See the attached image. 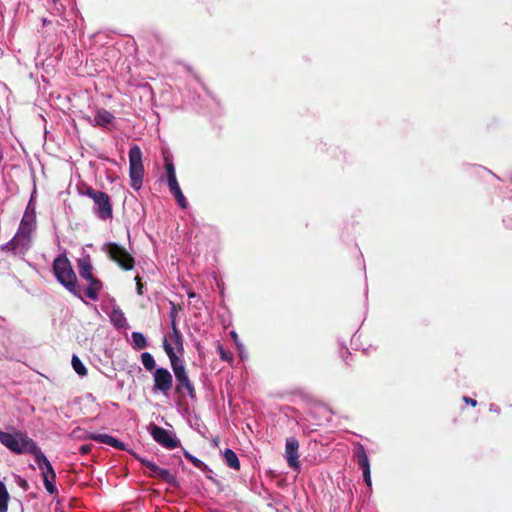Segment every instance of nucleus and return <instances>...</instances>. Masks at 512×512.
I'll return each instance as SVG.
<instances>
[{
    "mask_svg": "<svg viewBox=\"0 0 512 512\" xmlns=\"http://www.w3.org/2000/svg\"><path fill=\"white\" fill-rule=\"evenodd\" d=\"M148 469L150 471L151 477L161 479L162 481L170 485H177V478L173 473H171V471L161 468L157 466L155 463L148 464Z\"/></svg>",
    "mask_w": 512,
    "mask_h": 512,
    "instance_id": "ddd939ff",
    "label": "nucleus"
},
{
    "mask_svg": "<svg viewBox=\"0 0 512 512\" xmlns=\"http://www.w3.org/2000/svg\"><path fill=\"white\" fill-rule=\"evenodd\" d=\"M165 339L171 344L174 350L183 351V337L177 327L171 328L168 338L165 337L164 340Z\"/></svg>",
    "mask_w": 512,
    "mask_h": 512,
    "instance_id": "a211bd4d",
    "label": "nucleus"
},
{
    "mask_svg": "<svg viewBox=\"0 0 512 512\" xmlns=\"http://www.w3.org/2000/svg\"><path fill=\"white\" fill-rule=\"evenodd\" d=\"M35 463L37 464L38 468L41 471V475L43 478V484L46 489V491L49 494H54L57 492V488L54 484L56 479V473L50 463V461L47 459V457L44 455L42 451H39L34 456Z\"/></svg>",
    "mask_w": 512,
    "mask_h": 512,
    "instance_id": "0eeeda50",
    "label": "nucleus"
},
{
    "mask_svg": "<svg viewBox=\"0 0 512 512\" xmlns=\"http://www.w3.org/2000/svg\"><path fill=\"white\" fill-rule=\"evenodd\" d=\"M103 251L123 270L128 271L134 268L135 260L123 246L109 242L104 245Z\"/></svg>",
    "mask_w": 512,
    "mask_h": 512,
    "instance_id": "423d86ee",
    "label": "nucleus"
},
{
    "mask_svg": "<svg viewBox=\"0 0 512 512\" xmlns=\"http://www.w3.org/2000/svg\"><path fill=\"white\" fill-rule=\"evenodd\" d=\"M170 319H171V328L173 327H177V324H176V318H177V310H176V307L174 304H172V309L170 311Z\"/></svg>",
    "mask_w": 512,
    "mask_h": 512,
    "instance_id": "2f4dec72",
    "label": "nucleus"
},
{
    "mask_svg": "<svg viewBox=\"0 0 512 512\" xmlns=\"http://www.w3.org/2000/svg\"><path fill=\"white\" fill-rule=\"evenodd\" d=\"M490 411H495V412L499 413V408L495 404H491Z\"/></svg>",
    "mask_w": 512,
    "mask_h": 512,
    "instance_id": "e433bc0d",
    "label": "nucleus"
},
{
    "mask_svg": "<svg viewBox=\"0 0 512 512\" xmlns=\"http://www.w3.org/2000/svg\"><path fill=\"white\" fill-rule=\"evenodd\" d=\"M223 457L228 467L235 470H238L240 468V461L236 453L232 449H225V451L223 452Z\"/></svg>",
    "mask_w": 512,
    "mask_h": 512,
    "instance_id": "412c9836",
    "label": "nucleus"
},
{
    "mask_svg": "<svg viewBox=\"0 0 512 512\" xmlns=\"http://www.w3.org/2000/svg\"><path fill=\"white\" fill-rule=\"evenodd\" d=\"M9 499L10 496L6 488V485L3 481L0 480V512L8 511Z\"/></svg>",
    "mask_w": 512,
    "mask_h": 512,
    "instance_id": "b1692460",
    "label": "nucleus"
},
{
    "mask_svg": "<svg viewBox=\"0 0 512 512\" xmlns=\"http://www.w3.org/2000/svg\"><path fill=\"white\" fill-rule=\"evenodd\" d=\"M53 272L57 281L70 293L82 298L77 286V277L66 255H60L54 259Z\"/></svg>",
    "mask_w": 512,
    "mask_h": 512,
    "instance_id": "f03ea898",
    "label": "nucleus"
},
{
    "mask_svg": "<svg viewBox=\"0 0 512 512\" xmlns=\"http://www.w3.org/2000/svg\"><path fill=\"white\" fill-rule=\"evenodd\" d=\"M30 244V235L17 230L15 236L7 242L3 248L13 251L15 254H24Z\"/></svg>",
    "mask_w": 512,
    "mask_h": 512,
    "instance_id": "9d476101",
    "label": "nucleus"
},
{
    "mask_svg": "<svg viewBox=\"0 0 512 512\" xmlns=\"http://www.w3.org/2000/svg\"><path fill=\"white\" fill-rule=\"evenodd\" d=\"M86 438L97 441L99 443H103V444L112 446L117 449H121V450L125 449L124 443L120 442L119 440H117L116 438H114L108 434L91 433Z\"/></svg>",
    "mask_w": 512,
    "mask_h": 512,
    "instance_id": "dca6fc26",
    "label": "nucleus"
},
{
    "mask_svg": "<svg viewBox=\"0 0 512 512\" xmlns=\"http://www.w3.org/2000/svg\"><path fill=\"white\" fill-rule=\"evenodd\" d=\"M230 335L236 344V347L240 353V356L242 357V353H243V349H244L243 344L239 341L238 335L235 331H231Z\"/></svg>",
    "mask_w": 512,
    "mask_h": 512,
    "instance_id": "c756f323",
    "label": "nucleus"
},
{
    "mask_svg": "<svg viewBox=\"0 0 512 512\" xmlns=\"http://www.w3.org/2000/svg\"><path fill=\"white\" fill-rule=\"evenodd\" d=\"M129 176L132 188L139 190L143 183L144 166L142 151L138 145L132 146L129 150Z\"/></svg>",
    "mask_w": 512,
    "mask_h": 512,
    "instance_id": "39448f33",
    "label": "nucleus"
},
{
    "mask_svg": "<svg viewBox=\"0 0 512 512\" xmlns=\"http://www.w3.org/2000/svg\"><path fill=\"white\" fill-rule=\"evenodd\" d=\"M54 2H56L57 0H53Z\"/></svg>",
    "mask_w": 512,
    "mask_h": 512,
    "instance_id": "ea45409f",
    "label": "nucleus"
},
{
    "mask_svg": "<svg viewBox=\"0 0 512 512\" xmlns=\"http://www.w3.org/2000/svg\"><path fill=\"white\" fill-rule=\"evenodd\" d=\"M169 190L173 194L178 205L183 209L187 208V201H186L185 196L182 193V190H181L179 184L176 183L174 185L169 186Z\"/></svg>",
    "mask_w": 512,
    "mask_h": 512,
    "instance_id": "4be33fe9",
    "label": "nucleus"
},
{
    "mask_svg": "<svg viewBox=\"0 0 512 512\" xmlns=\"http://www.w3.org/2000/svg\"><path fill=\"white\" fill-rule=\"evenodd\" d=\"M79 274L80 276L86 280V279H92L93 277V267L91 264V259L89 255H83L81 258L77 261Z\"/></svg>",
    "mask_w": 512,
    "mask_h": 512,
    "instance_id": "f3484780",
    "label": "nucleus"
},
{
    "mask_svg": "<svg viewBox=\"0 0 512 512\" xmlns=\"http://www.w3.org/2000/svg\"><path fill=\"white\" fill-rule=\"evenodd\" d=\"M110 320H111V323L116 328H123L127 324V320L125 318V315H124V313L122 312V310L120 308H114L111 311Z\"/></svg>",
    "mask_w": 512,
    "mask_h": 512,
    "instance_id": "aec40b11",
    "label": "nucleus"
},
{
    "mask_svg": "<svg viewBox=\"0 0 512 512\" xmlns=\"http://www.w3.org/2000/svg\"><path fill=\"white\" fill-rule=\"evenodd\" d=\"M463 400L467 403V404H470L471 406H476L477 402L476 400L470 398V397H464Z\"/></svg>",
    "mask_w": 512,
    "mask_h": 512,
    "instance_id": "72a5a7b5",
    "label": "nucleus"
},
{
    "mask_svg": "<svg viewBox=\"0 0 512 512\" xmlns=\"http://www.w3.org/2000/svg\"><path fill=\"white\" fill-rule=\"evenodd\" d=\"M163 348L170 360L171 367L173 369L175 378L178 382L177 390H185L186 393L191 397H195V389L193 384L191 383L189 376L186 372V369L183 363L180 361L176 353L174 352V348L167 342V340H163Z\"/></svg>",
    "mask_w": 512,
    "mask_h": 512,
    "instance_id": "7ed1b4c3",
    "label": "nucleus"
},
{
    "mask_svg": "<svg viewBox=\"0 0 512 512\" xmlns=\"http://www.w3.org/2000/svg\"><path fill=\"white\" fill-rule=\"evenodd\" d=\"M27 207H29V211H35L34 208H32L30 204Z\"/></svg>",
    "mask_w": 512,
    "mask_h": 512,
    "instance_id": "4c0bfd02",
    "label": "nucleus"
},
{
    "mask_svg": "<svg viewBox=\"0 0 512 512\" xmlns=\"http://www.w3.org/2000/svg\"><path fill=\"white\" fill-rule=\"evenodd\" d=\"M89 450H90V448H89L88 446H86V445H83V446H81V447H80V452H81L82 454H86V453H88V452H89Z\"/></svg>",
    "mask_w": 512,
    "mask_h": 512,
    "instance_id": "c9c22d12",
    "label": "nucleus"
},
{
    "mask_svg": "<svg viewBox=\"0 0 512 512\" xmlns=\"http://www.w3.org/2000/svg\"><path fill=\"white\" fill-rule=\"evenodd\" d=\"M36 224V215L35 211H29V207L26 208V211L21 219V222L18 227V231L21 233H25L30 235L32 231L35 229Z\"/></svg>",
    "mask_w": 512,
    "mask_h": 512,
    "instance_id": "4468645a",
    "label": "nucleus"
},
{
    "mask_svg": "<svg viewBox=\"0 0 512 512\" xmlns=\"http://www.w3.org/2000/svg\"><path fill=\"white\" fill-rule=\"evenodd\" d=\"M132 346L136 350H142L148 346L146 337L141 332H132Z\"/></svg>",
    "mask_w": 512,
    "mask_h": 512,
    "instance_id": "5701e85b",
    "label": "nucleus"
},
{
    "mask_svg": "<svg viewBox=\"0 0 512 512\" xmlns=\"http://www.w3.org/2000/svg\"><path fill=\"white\" fill-rule=\"evenodd\" d=\"M298 449L299 443L296 438L290 437L286 440L285 458L287 460L289 467H291L294 470L300 469Z\"/></svg>",
    "mask_w": 512,
    "mask_h": 512,
    "instance_id": "9b49d317",
    "label": "nucleus"
},
{
    "mask_svg": "<svg viewBox=\"0 0 512 512\" xmlns=\"http://www.w3.org/2000/svg\"><path fill=\"white\" fill-rule=\"evenodd\" d=\"M71 364H72L74 371L79 376H85L87 374V369H86L85 365L82 363V361L79 359L78 356H76V355L72 356Z\"/></svg>",
    "mask_w": 512,
    "mask_h": 512,
    "instance_id": "a878e982",
    "label": "nucleus"
},
{
    "mask_svg": "<svg viewBox=\"0 0 512 512\" xmlns=\"http://www.w3.org/2000/svg\"><path fill=\"white\" fill-rule=\"evenodd\" d=\"M89 282V285L86 290V296L91 300H97L100 290L102 289V282L94 276L92 279H86Z\"/></svg>",
    "mask_w": 512,
    "mask_h": 512,
    "instance_id": "6ab92c4d",
    "label": "nucleus"
},
{
    "mask_svg": "<svg viewBox=\"0 0 512 512\" xmlns=\"http://www.w3.org/2000/svg\"><path fill=\"white\" fill-rule=\"evenodd\" d=\"M15 482L17 485L22 488L24 491H27L29 488V484L26 479L22 478L19 475H15Z\"/></svg>",
    "mask_w": 512,
    "mask_h": 512,
    "instance_id": "7c9ffc66",
    "label": "nucleus"
},
{
    "mask_svg": "<svg viewBox=\"0 0 512 512\" xmlns=\"http://www.w3.org/2000/svg\"><path fill=\"white\" fill-rule=\"evenodd\" d=\"M141 362L146 370L152 371L155 369V366H156L155 360L149 352H143L141 354Z\"/></svg>",
    "mask_w": 512,
    "mask_h": 512,
    "instance_id": "bb28decb",
    "label": "nucleus"
},
{
    "mask_svg": "<svg viewBox=\"0 0 512 512\" xmlns=\"http://www.w3.org/2000/svg\"><path fill=\"white\" fill-rule=\"evenodd\" d=\"M165 170H166V174H167L168 187L178 183L177 178H176L175 168H174V165L172 162H170V161L165 162Z\"/></svg>",
    "mask_w": 512,
    "mask_h": 512,
    "instance_id": "393cba45",
    "label": "nucleus"
},
{
    "mask_svg": "<svg viewBox=\"0 0 512 512\" xmlns=\"http://www.w3.org/2000/svg\"><path fill=\"white\" fill-rule=\"evenodd\" d=\"M137 459L147 468H148V464H154L153 462H151L145 458L137 457Z\"/></svg>",
    "mask_w": 512,
    "mask_h": 512,
    "instance_id": "f704fd0d",
    "label": "nucleus"
},
{
    "mask_svg": "<svg viewBox=\"0 0 512 512\" xmlns=\"http://www.w3.org/2000/svg\"><path fill=\"white\" fill-rule=\"evenodd\" d=\"M0 443L10 452L21 455L31 454L35 456L41 449L26 432L9 427L8 431H0Z\"/></svg>",
    "mask_w": 512,
    "mask_h": 512,
    "instance_id": "f257e3e1",
    "label": "nucleus"
},
{
    "mask_svg": "<svg viewBox=\"0 0 512 512\" xmlns=\"http://www.w3.org/2000/svg\"><path fill=\"white\" fill-rule=\"evenodd\" d=\"M87 121L93 126H99L102 128H109L114 123V115L106 109H98L93 119L90 117L86 118Z\"/></svg>",
    "mask_w": 512,
    "mask_h": 512,
    "instance_id": "f8f14e48",
    "label": "nucleus"
},
{
    "mask_svg": "<svg viewBox=\"0 0 512 512\" xmlns=\"http://www.w3.org/2000/svg\"><path fill=\"white\" fill-rule=\"evenodd\" d=\"M357 458H358V464L363 472V479H364L365 483L367 484V486L370 487L372 484L371 474H370V464H369L368 456L362 446L358 449Z\"/></svg>",
    "mask_w": 512,
    "mask_h": 512,
    "instance_id": "2eb2a0df",
    "label": "nucleus"
},
{
    "mask_svg": "<svg viewBox=\"0 0 512 512\" xmlns=\"http://www.w3.org/2000/svg\"><path fill=\"white\" fill-rule=\"evenodd\" d=\"M151 435L153 439L165 448L173 449L179 444L178 440L166 429L152 425Z\"/></svg>",
    "mask_w": 512,
    "mask_h": 512,
    "instance_id": "1a4fd4ad",
    "label": "nucleus"
},
{
    "mask_svg": "<svg viewBox=\"0 0 512 512\" xmlns=\"http://www.w3.org/2000/svg\"><path fill=\"white\" fill-rule=\"evenodd\" d=\"M135 280L137 282V292H138L139 295H141L142 294V287H143L142 283H141L140 278L138 276L135 278Z\"/></svg>",
    "mask_w": 512,
    "mask_h": 512,
    "instance_id": "473e14b6",
    "label": "nucleus"
},
{
    "mask_svg": "<svg viewBox=\"0 0 512 512\" xmlns=\"http://www.w3.org/2000/svg\"><path fill=\"white\" fill-rule=\"evenodd\" d=\"M188 296H189L190 298H192V297H194V296H195V294H194V293H189V294H188Z\"/></svg>",
    "mask_w": 512,
    "mask_h": 512,
    "instance_id": "58836bf2",
    "label": "nucleus"
},
{
    "mask_svg": "<svg viewBox=\"0 0 512 512\" xmlns=\"http://www.w3.org/2000/svg\"><path fill=\"white\" fill-rule=\"evenodd\" d=\"M184 455L195 467H197L199 469L206 467L205 463L202 460L191 455L189 452H185Z\"/></svg>",
    "mask_w": 512,
    "mask_h": 512,
    "instance_id": "c85d7f7f",
    "label": "nucleus"
},
{
    "mask_svg": "<svg viewBox=\"0 0 512 512\" xmlns=\"http://www.w3.org/2000/svg\"><path fill=\"white\" fill-rule=\"evenodd\" d=\"M154 392H161L163 395H168L173 385L172 374L166 368H157L153 373Z\"/></svg>",
    "mask_w": 512,
    "mask_h": 512,
    "instance_id": "6e6552de",
    "label": "nucleus"
},
{
    "mask_svg": "<svg viewBox=\"0 0 512 512\" xmlns=\"http://www.w3.org/2000/svg\"><path fill=\"white\" fill-rule=\"evenodd\" d=\"M84 194L93 200V212L97 218L101 220L112 218V204L107 193L87 187Z\"/></svg>",
    "mask_w": 512,
    "mask_h": 512,
    "instance_id": "20e7f679",
    "label": "nucleus"
},
{
    "mask_svg": "<svg viewBox=\"0 0 512 512\" xmlns=\"http://www.w3.org/2000/svg\"><path fill=\"white\" fill-rule=\"evenodd\" d=\"M217 351L219 353L220 359L223 361L231 362L233 359L232 353L229 351H226L222 345L217 346Z\"/></svg>",
    "mask_w": 512,
    "mask_h": 512,
    "instance_id": "cd10ccee",
    "label": "nucleus"
}]
</instances>
